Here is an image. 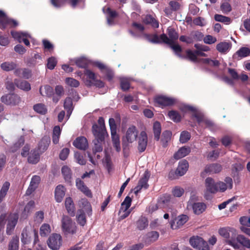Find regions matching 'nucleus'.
I'll return each mask as SVG.
<instances>
[{"mask_svg": "<svg viewBox=\"0 0 250 250\" xmlns=\"http://www.w3.org/2000/svg\"><path fill=\"white\" fill-rule=\"evenodd\" d=\"M138 135V132L135 126H131L129 127L123 137V146H128L135 143Z\"/></svg>", "mask_w": 250, "mask_h": 250, "instance_id": "nucleus-6", "label": "nucleus"}, {"mask_svg": "<svg viewBox=\"0 0 250 250\" xmlns=\"http://www.w3.org/2000/svg\"><path fill=\"white\" fill-rule=\"evenodd\" d=\"M206 192L210 193H217V182L210 177H208L205 180Z\"/></svg>", "mask_w": 250, "mask_h": 250, "instance_id": "nucleus-20", "label": "nucleus"}, {"mask_svg": "<svg viewBox=\"0 0 250 250\" xmlns=\"http://www.w3.org/2000/svg\"><path fill=\"white\" fill-rule=\"evenodd\" d=\"M222 169V166L219 164H211L207 165L204 171L201 173V176L204 177L206 173L209 174H215L220 172Z\"/></svg>", "mask_w": 250, "mask_h": 250, "instance_id": "nucleus-18", "label": "nucleus"}, {"mask_svg": "<svg viewBox=\"0 0 250 250\" xmlns=\"http://www.w3.org/2000/svg\"><path fill=\"white\" fill-rule=\"evenodd\" d=\"M199 199L195 194L191 195L189 200L187 203V208L188 210H192L193 213L197 215L202 213L207 208L206 205L202 202H196Z\"/></svg>", "mask_w": 250, "mask_h": 250, "instance_id": "nucleus-3", "label": "nucleus"}, {"mask_svg": "<svg viewBox=\"0 0 250 250\" xmlns=\"http://www.w3.org/2000/svg\"><path fill=\"white\" fill-rule=\"evenodd\" d=\"M228 244L237 250L250 249V239L243 235H237L236 240H229Z\"/></svg>", "mask_w": 250, "mask_h": 250, "instance_id": "nucleus-4", "label": "nucleus"}, {"mask_svg": "<svg viewBox=\"0 0 250 250\" xmlns=\"http://www.w3.org/2000/svg\"><path fill=\"white\" fill-rule=\"evenodd\" d=\"M131 198L129 196H126L123 202L121 204V208H122V209H125V210L128 209L131 206Z\"/></svg>", "mask_w": 250, "mask_h": 250, "instance_id": "nucleus-59", "label": "nucleus"}, {"mask_svg": "<svg viewBox=\"0 0 250 250\" xmlns=\"http://www.w3.org/2000/svg\"><path fill=\"white\" fill-rule=\"evenodd\" d=\"M41 178L39 176H34L31 179L30 185L26 190V194L27 195H30L38 187Z\"/></svg>", "mask_w": 250, "mask_h": 250, "instance_id": "nucleus-25", "label": "nucleus"}, {"mask_svg": "<svg viewBox=\"0 0 250 250\" xmlns=\"http://www.w3.org/2000/svg\"><path fill=\"white\" fill-rule=\"evenodd\" d=\"M11 34L12 37L17 40L19 42H23L26 45L29 46L30 45L28 39H32V37L27 32L12 31Z\"/></svg>", "mask_w": 250, "mask_h": 250, "instance_id": "nucleus-12", "label": "nucleus"}, {"mask_svg": "<svg viewBox=\"0 0 250 250\" xmlns=\"http://www.w3.org/2000/svg\"><path fill=\"white\" fill-rule=\"evenodd\" d=\"M18 25V23L16 21L8 18L2 11L0 10V28L1 29H4L7 27H15Z\"/></svg>", "mask_w": 250, "mask_h": 250, "instance_id": "nucleus-10", "label": "nucleus"}, {"mask_svg": "<svg viewBox=\"0 0 250 250\" xmlns=\"http://www.w3.org/2000/svg\"><path fill=\"white\" fill-rule=\"evenodd\" d=\"M40 159V154L37 150H32L29 153V156L28 158L29 163L32 164L37 163Z\"/></svg>", "mask_w": 250, "mask_h": 250, "instance_id": "nucleus-40", "label": "nucleus"}, {"mask_svg": "<svg viewBox=\"0 0 250 250\" xmlns=\"http://www.w3.org/2000/svg\"><path fill=\"white\" fill-rule=\"evenodd\" d=\"M111 134L113 146L115 148L116 151L119 152L121 150V145L119 136L116 132L111 133Z\"/></svg>", "mask_w": 250, "mask_h": 250, "instance_id": "nucleus-38", "label": "nucleus"}, {"mask_svg": "<svg viewBox=\"0 0 250 250\" xmlns=\"http://www.w3.org/2000/svg\"><path fill=\"white\" fill-rule=\"evenodd\" d=\"M24 140L23 137H21L17 142L15 143L11 147V150L13 152L17 151L24 143Z\"/></svg>", "mask_w": 250, "mask_h": 250, "instance_id": "nucleus-63", "label": "nucleus"}, {"mask_svg": "<svg viewBox=\"0 0 250 250\" xmlns=\"http://www.w3.org/2000/svg\"><path fill=\"white\" fill-rule=\"evenodd\" d=\"M19 219L17 213H13L9 215L7 218V224L6 227V233L11 235L14 230Z\"/></svg>", "mask_w": 250, "mask_h": 250, "instance_id": "nucleus-15", "label": "nucleus"}, {"mask_svg": "<svg viewBox=\"0 0 250 250\" xmlns=\"http://www.w3.org/2000/svg\"><path fill=\"white\" fill-rule=\"evenodd\" d=\"M16 64L14 62H6L2 63L0 65L1 68L5 71H9L16 68Z\"/></svg>", "mask_w": 250, "mask_h": 250, "instance_id": "nucleus-42", "label": "nucleus"}, {"mask_svg": "<svg viewBox=\"0 0 250 250\" xmlns=\"http://www.w3.org/2000/svg\"><path fill=\"white\" fill-rule=\"evenodd\" d=\"M77 75L83 79L84 83L87 86L94 85L98 87L104 86V82L97 79L96 74L88 69H85L83 73L78 71Z\"/></svg>", "mask_w": 250, "mask_h": 250, "instance_id": "nucleus-1", "label": "nucleus"}, {"mask_svg": "<svg viewBox=\"0 0 250 250\" xmlns=\"http://www.w3.org/2000/svg\"><path fill=\"white\" fill-rule=\"evenodd\" d=\"M167 115L169 118L174 122H179L182 119V116L179 113L175 110L169 111Z\"/></svg>", "mask_w": 250, "mask_h": 250, "instance_id": "nucleus-44", "label": "nucleus"}, {"mask_svg": "<svg viewBox=\"0 0 250 250\" xmlns=\"http://www.w3.org/2000/svg\"><path fill=\"white\" fill-rule=\"evenodd\" d=\"M120 81L121 88L123 90H128L129 88V80L125 78H122L120 79Z\"/></svg>", "mask_w": 250, "mask_h": 250, "instance_id": "nucleus-61", "label": "nucleus"}, {"mask_svg": "<svg viewBox=\"0 0 250 250\" xmlns=\"http://www.w3.org/2000/svg\"><path fill=\"white\" fill-rule=\"evenodd\" d=\"M10 185V184L8 182H5L2 185L0 190V202L2 201L5 197L9 188Z\"/></svg>", "mask_w": 250, "mask_h": 250, "instance_id": "nucleus-45", "label": "nucleus"}, {"mask_svg": "<svg viewBox=\"0 0 250 250\" xmlns=\"http://www.w3.org/2000/svg\"><path fill=\"white\" fill-rule=\"evenodd\" d=\"M167 30L169 38L166 34H163L161 35V39L163 42L167 44L173 43L178 39V35L175 30L170 27H169Z\"/></svg>", "mask_w": 250, "mask_h": 250, "instance_id": "nucleus-13", "label": "nucleus"}, {"mask_svg": "<svg viewBox=\"0 0 250 250\" xmlns=\"http://www.w3.org/2000/svg\"><path fill=\"white\" fill-rule=\"evenodd\" d=\"M148 179V173L146 172L144 174V177L140 179L138 183V185L134 188V193L137 194L142 188L146 189L147 188L148 185L147 184V181Z\"/></svg>", "mask_w": 250, "mask_h": 250, "instance_id": "nucleus-23", "label": "nucleus"}, {"mask_svg": "<svg viewBox=\"0 0 250 250\" xmlns=\"http://www.w3.org/2000/svg\"><path fill=\"white\" fill-rule=\"evenodd\" d=\"M188 220V217L185 214H181L177 216L171 223V227L176 229L182 226Z\"/></svg>", "mask_w": 250, "mask_h": 250, "instance_id": "nucleus-19", "label": "nucleus"}, {"mask_svg": "<svg viewBox=\"0 0 250 250\" xmlns=\"http://www.w3.org/2000/svg\"><path fill=\"white\" fill-rule=\"evenodd\" d=\"M146 37L148 41L153 43H159L162 42L161 39V36L159 37L155 34L146 35Z\"/></svg>", "mask_w": 250, "mask_h": 250, "instance_id": "nucleus-56", "label": "nucleus"}, {"mask_svg": "<svg viewBox=\"0 0 250 250\" xmlns=\"http://www.w3.org/2000/svg\"><path fill=\"white\" fill-rule=\"evenodd\" d=\"M65 83L68 85L74 87H78L80 84L79 82L77 80L71 78H66Z\"/></svg>", "mask_w": 250, "mask_h": 250, "instance_id": "nucleus-64", "label": "nucleus"}, {"mask_svg": "<svg viewBox=\"0 0 250 250\" xmlns=\"http://www.w3.org/2000/svg\"><path fill=\"white\" fill-rule=\"evenodd\" d=\"M153 131L155 138L158 140L161 132V126L159 122H155L153 124Z\"/></svg>", "mask_w": 250, "mask_h": 250, "instance_id": "nucleus-53", "label": "nucleus"}, {"mask_svg": "<svg viewBox=\"0 0 250 250\" xmlns=\"http://www.w3.org/2000/svg\"><path fill=\"white\" fill-rule=\"evenodd\" d=\"M231 47L230 43L227 42H221L216 45V49L220 53L226 54Z\"/></svg>", "mask_w": 250, "mask_h": 250, "instance_id": "nucleus-33", "label": "nucleus"}, {"mask_svg": "<svg viewBox=\"0 0 250 250\" xmlns=\"http://www.w3.org/2000/svg\"><path fill=\"white\" fill-rule=\"evenodd\" d=\"M179 108L184 113L191 112L192 116L196 118L199 123H205L208 126H211L213 125L211 122L206 120L203 114L194 106L183 104L180 105Z\"/></svg>", "mask_w": 250, "mask_h": 250, "instance_id": "nucleus-2", "label": "nucleus"}, {"mask_svg": "<svg viewBox=\"0 0 250 250\" xmlns=\"http://www.w3.org/2000/svg\"><path fill=\"white\" fill-rule=\"evenodd\" d=\"M184 193V189L179 187H175L172 190V195L176 197H181Z\"/></svg>", "mask_w": 250, "mask_h": 250, "instance_id": "nucleus-58", "label": "nucleus"}, {"mask_svg": "<svg viewBox=\"0 0 250 250\" xmlns=\"http://www.w3.org/2000/svg\"><path fill=\"white\" fill-rule=\"evenodd\" d=\"M93 65L97 67L100 70L101 72L105 75L106 79L108 81H111L113 78L114 73L110 68L99 61H95L93 62Z\"/></svg>", "mask_w": 250, "mask_h": 250, "instance_id": "nucleus-14", "label": "nucleus"}, {"mask_svg": "<svg viewBox=\"0 0 250 250\" xmlns=\"http://www.w3.org/2000/svg\"><path fill=\"white\" fill-rule=\"evenodd\" d=\"M103 12L106 15L107 23L109 25L114 24L113 19L117 16V13L115 11L111 10L109 7H104L103 8Z\"/></svg>", "mask_w": 250, "mask_h": 250, "instance_id": "nucleus-24", "label": "nucleus"}, {"mask_svg": "<svg viewBox=\"0 0 250 250\" xmlns=\"http://www.w3.org/2000/svg\"><path fill=\"white\" fill-rule=\"evenodd\" d=\"M189 243L192 247L199 250H209L208 243L199 236L191 237Z\"/></svg>", "mask_w": 250, "mask_h": 250, "instance_id": "nucleus-11", "label": "nucleus"}, {"mask_svg": "<svg viewBox=\"0 0 250 250\" xmlns=\"http://www.w3.org/2000/svg\"><path fill=\"white\" fill-rule=\"evenodd\" d=\"M15 83L18 87L23 90L29 91L31 89L30 84L27 81L16 80Z\"/></svg>", "mask_w": 250, "mask_h": 250, "instance_id": "nucleus-41", "label": "nucleus"}, {"mask_svg": "<svg viewBox=\"0 0 250 250\" xmlns=\"http://www.w3.org/2000/svg\"><path fill=\"white\" fill-rule=\"evenodd\" d=\"M65 195V188L62 185L58 186L55 191V197L56 201L60 203L62 201Z\"/></svg>", "mask_w": 250, "mask_h": 250, "instance_id": "nucleus-30", "label": "nucleus"}, {"mask_svg": "<svg viewBox=\"0 0 250 250\" xmlns=\"http://www.w3.org/2000/svg\"><path fill=\"white\" fill-rule=\"evenodd\" d=\"M154 101L158 105L162 107L171 106L175 104L177 102V100L175 98L165 95L157 96L155 98Z\"/></svg>", "mask_w": 250, "mask_h": 250, "instance_id": "nucleus-9", "label": "nucleus"}, {"mask_svg": "<svg viewBox=\"0 0 250 250\" xmlns=\"http://www.w3.org/2000/svg\"><path fill=\"white\" fill-rule=\"evenodd\" d=\"M171 136V133L169 131H165L162 134V142L164 147L167 146V143L170 141Z\"/></svg>", "mask_w": 250, "mask_h": 250, "instance_id": "nucleus-52", "label": "nucleus"}, {"mask_svg": "<svg viewBox=\"0 0 250 250\" xmlns=\"http://www.w3.org/2000/svg\"><path fill=\"white\" fill-rule=\"evenodd\" d=\"M62 173L65 180L68 182H70L71 179V171L70 169L67 166H63L62 168Z\"/></svg>", "mask_w": 250, "mask_h": 250, "instance_id": "nucleus-48", "label": "nucleus"}, {"mask_svg": "<svg viewBox=\"0 0 250 250\" xmlns=\"http://www.w3.org/2000/svg\"><path fill=\"white\" fill-rule=\"evenodd\" d=\"M77 221L81 226H84L86 222V220L84 213V210L79 209L78 210L76 216Z\"/></svg>", "mask_w": 250, "mask_h": 250, "instance_id": "nucleus-39", "label": "nucleus"}, {"mask_svg": "<svg viewBox=\"0 0 250 250\" xmlns=\"http://www.w3.org/2000/svg\"><path fill=\"white\" fill-rule=\"evenodd\" d=\"M170 45L171 48L175 52V54L180 58H184V57L181 55L180 53L182 51V48L181 46L178 44L174 43V42L171 44H168Z\"/></svg>", "mask_w": 250, "mask_h": 250, "instance_id": "nucleus-60", "label": "nucleus"}, {"mask_svg": "<svg viewBox=\"0 0 250 250\" xmlns=\"http://www.w3.org/2000/svg\"><path fill=\"white\" fill-rule=\"evenodd\" d=\"M180 4L179 2L175 1H171L169 3V6L166 7L164 11L167 16L171 15L173 11H176L180 9Z\"/></svg>", "mask_w": 250, "mask_h": 250, "instance_id": "nucleus-28", "label": "nucleus"}, {"mask_svg": "<svg viewBox=\"0 0 250 250\" xmlns=\"http://www.w3.org/2000/svg\"><path fill=\"white\" fill-rule=\"evenodd\" d=\"M98 124L99 125L96 124L93 125V133L95 138L102 141L104 139L105 136L107 135V132L104 124V120L103 118H99L98 120Z\"/></svg>", "mask_w": 250, "mask_h": 250, "instance_id": "nucleus-7", "label": "nucleus"}, {"mask_svg": "<svg viewBox=\"0 0 250 250\" xmlns=\"http://www.w3.org/2000/svg\"><path fill=\"white\" fill-rule=\"evenodd\" d=\"M50 140L48 138H43L39 145V150L40 152H43L46 150L49 146Z\"/></svg>", "mask_w": 250, "mask_h": 250, "instance_id": "nucleus-46", "label": "nucleus"}, {"mask_svg": "<svg viewBox=\"0 0 250 250\" xmlns=\"http://www.w3.org/2000/svg\"><path fill=\"white\" fill-rule=\"evenodd\" d=\"M214 19L216 21L224 23L225 24H229L231 22L230 18L220 14H215Z\"/></svg>", "mask_w": 250, "mask_h": 250, "instance_id": "nucleus-43", "label": "nucleus"}, {"mask_svg": "<svg viewBox=\"0 0 250 250\" xmlns=\"http://www.w3.org/2000/svg\"><path fill=\"white\" fill-rule=\"evenodd\" d=\"M89 62V60L84 57H81L75 60V64L81 68H85Z\"/></svg>", "mask_w": 250, "mask_h": 250, "instance_id": "nucleus-37", "label": "nucleus"}, {"mask_svg": "<svg viewBox=\"0 0 250 250\" xmlns=\"http://www.w3.org/2000/svg\"><path fill=\"white\" fill-rule=\"evenodd\" d=\"M148 226V220L145 217H141L137 222V227L140 230H143Z\"/></svg>", "mask_w": 250, "mask_h": 250, "instance_id": "nucleus-49", "label": "nucleus"}, {"mask_svg": "<svg viewBox=\"0 0 250 250\" xmlns=\"http://www.w3.org/2000/svg\"><path fill=\"white\" fill-rule=\"evenodd\" d=\"M236 54L240 57H245L250 54V50L247 47H242L236 52Z\"/></svg>", "mask_w": 250, "mask_h": 250, "instance_id": "nucleus-62", "label": "nucleus"}, {"mask_svg": "<svg viewBox=\"0 0 250 250\" xmlns=\"http://www.w3.org/2000/svg\"><path fill=\"white\" fill-rule=\"evenodd\" d=\"M188 168V163L186 160H182L179 163L175 174L179 176L184 175Z\"/></svg>", "mask_w": 250, "mask_h": 250, "instance_id": "nucleus-27", "label": "nucleus"}, {"mask_svg": "<svg viewBox=\"0 0 250 250\" xmlns=\"http://www.w3.org/2000/svg\"><path fill=\"white\" fill-rule=\"evenodd\" d=\"M14 73L20 77H22L25 79H29L32 76L31 71L28 69H17L15 70Z\"/></svg>", "mask_w": 250, "mask_h": 250, "instance_id": "nucleus-35", "label": "nucleus"}, {"mask_svg": "<svg viewBox=\"0 0 250 250\" xmlns=\"http://www.w3.org/2000/svg\"><path fill=\"white\" fill-rule=\"evenodd\" d=\"M51 232L50 226L47 224H43L40 228V234L42 236H45Z\"/></svg>", "mask_w": 250, "mask_h": 250, "instance_id": "nucleus-57", "label": "nucleus"}, {"mask_svg": "<svg viewBox=\"0 0 250 250\" xmlns=\"http://www.w3.org/2000/svg\"><path fill=\"white\" fill-rule=\"evenodd\" d=\"M233 187V182L231 178L226 177L224 182L219 181L217 182V192H224L228 189H231Z\"/></svg>", "mask_w": 250, "mask_h": 250, "instance_id": "nucleus-17", "label": "nucleus"}, {"mask_svg": "<svg viewBox=\"0 0 250 250\" xmlns=\"http://www.w3.org/2000/svg\"><path fill=\"white\" fill-rule=\"evenodd\" d=\"M19 240L17 237H14L10 241L8 245V250H19Z\"/></svg>", "mask_w": 250, "mask_h": 250, "instance_id": "nucleus-54", "label": "nucleus"}, {"mask_svg": "<svg viewBox=\"0 0 250 250\" xmlns=\"http://www.w3.org/2000/svg\"><path fill=\"white\" fill-rule=\"evenodd\" d=\"M76 184L77 188L83 192L85 195L91 197L92 194L88 188L84 185L83 182L80 179H76Z\"/></svg>", "mask_w": 250, "mask_h": 250, "instance_id": "nucleus-29", "label": "nucleus"}, {"mask_svg": "<svg viewBox=\"0 0 250 250\" xmlns=\"http://www.w3.org/2000/svg\"><path fill=\"white\" fill-rule=\"evenodd\" d=\"M40 93L42 96L50 97L53 94V89L48 85L41 86Z\"/></svg>", "mask_w": 250, "mask_h": 250, "instance_id": "nucleus-36", "label": "nucleus"}, {"mask_svg": "<svg viewBox=\"0 0 250 250\" xmlns=\"http://www.w3.org/2000/svg\"><path fill=\"white\" fill-rule=\"evenodd\" d=\"M65 206L68 213L72 216L75 214V207L71 197H67L65 201Z\"/></svg>", "mask_w": 250, "mask_h": 250, "instance_id": "nucleus-34", "label": "nucleus"}, {"mask_svg": "<svg viewBox=\"0 0 250 250\" xmlns=\"http://www.w3.org/2000/svg\"><path fill=\"white\" fill-rule=\"evenodd\" d=\"M62 229L64 235L74 234L77 232V226L75 222L67 216H63L62 219Z\"/></svg>", "mask_w": 250, "mask_h": 250, "instance_id": "nucleus-5", "label": "nucleus"}, {"mask_svg": "<svg viewBox=\"0 0 250 250\" xmlns=\"http://www.w3.org/2000/svg\"><path fill=\"white\" fill-rule=\"evenodd\" d=\"M219 233L220 235L225 238L234 237L237 234L236 230L230 227L223 228L219 229Z\"/></svg>", "mask_w": 250, "mask_h": 250, "instance_id": "nucleus-21", "label": "nucleus"}, {"mask_svg": "<svg viewBox=\"0 0 250 250\" xmlns=\"http://www.w3.org/2000/svg\"><path fill=\"white\" fill-rule=\"evenodd\" d=\"M190 152V147L186 146L182 147L174 154V158L177 160L180 159L186 156Z\"/></svg>", "mask_w": 250, "mask_h": 250, "instance_id": "nucleus-31", "label": "nucleus"}, {"mask_svg": "<svg viewBox=\"0 0 250 250\" xmlns=\"http://www.w3.org/2000/svg\"><path fill=\"white\" fill-rule=\"evenodd\" d=\"M144 21L146 24H151L153 27L157 28L159 26L158 22L150 15H147Z\"/></svg>", "mask_w": 250, "mask_h": 250, "instance_id": "nucleus-51", "label": "nucleus"}, {"mask_svg": "<svg viewBox=\"0 0 250 250\" xmlns=\"http://www.w3.org/2000/svg\"><path fill=\"white\" fill-rule=\"evenodd\" d=\"M64 107L67 111V116L69 117L73 110L72 101L70 98H66L64 102Z\"/></svg>", "mask_w": 250, "mask_h": 250, "instance_id": "nucleus-47", "label": "nucleus"}, {"mask_svg": "<svg viewBox=\"0 0 250 250\" xmlns=\"http://www.w3.org/2000/svg\"><path fill=\"white\" fill-rule=\"evenodd\" d=\"M2 103L9 105H17L21 102V98L15 94H7L1 98Z\"/></svg>", "mask_w": 250, "mask_h": 250, "instance_id": "nucleus-16", "label": "nucleus"}, {"mask_svg": "<svg viewBox=\"0 0 250 250\" xmlns=\"http://www.w3.org/2000/svg\"><path fill=\"white\" fill-rule=\"evenodd\" d=\"M80 207L83 209L87 213L88 216L92 214V208L90 203L86 199H82L79 202Z\"/></svg>", "mask_w": 250, "mask_h": 250, "instance_id": "nucleus-32", "label": "nucleus"}, {"mask_svg": "<svg viewBox=\"0 0 250 250\" xmlns=\"http://www.w3.org/2000/svg\"><path fill=\"white\" fill-rule=\"evenodd\" d=\"M190 137L189 132L187 131H183L181 133L179 140L181 143H185L190 139Z\"/></svg>", "mask_w": 250, "mask_h": 250, "instance_id": "nucleus-55", "label": "nucleus"}, {"mask_svg": "<svg viewBox=\"0 0 250 250\" xmlns=\"http://www.w3.org/2000/svg\"><path fill=\"white\" fill-rule=\"evenodd\" d=\"M34 110L41 114H45L47 113V109L46 106L42 104H37L34 105Z\"/></svg>", "mask_w": 250, "mask_h": 250, "instance_id": "nucleus-50", "label": "nucleus"}, {"mask_svg": "<svg viewBox=\"0 0 250 250\" xmlns=\"http://www.w3.org/2000/svg\"><path fill=\"white\" fill-rule=\"evenodd\" d=\"M62 237L60 234L53 233L48 238L47 243L52 250H58L62 244Z\"/></svg>", "mask_w": 250, "mask_h": 250, "instance_id": "nucleus-8", "label": "nucleus"}, {"mask_svg": "<svg viewBox=\"0 0 250 250\" xmlns=\"http://www.w3.org/2000/svg\"><path fill=\"white\" fill-rule=\"evenodd\" d=\"M73 145L78 149L85 150L88 147V143L85 137H80L74 141Z\"/></svg>", "mask_w": 250, "mask_h": 250, "instance_id": "nucleus-26", "label": "nucleus"}, {"mask_svg": "<svg viewBox=\"0 0 250 250\" xmlns=\"http://www.w3.org/2000/svg\"><path fill=\"white\" fill-rule=\"evenodd\" d=\"M147 144V136L144 131L141 132L138 138V149L140 152H143L146 148Z\"/></svg>", "mask_w": 250, "mask_h": 250, "instance_id": "nucleus-22", "label": "nucleus"}]
</instances>
